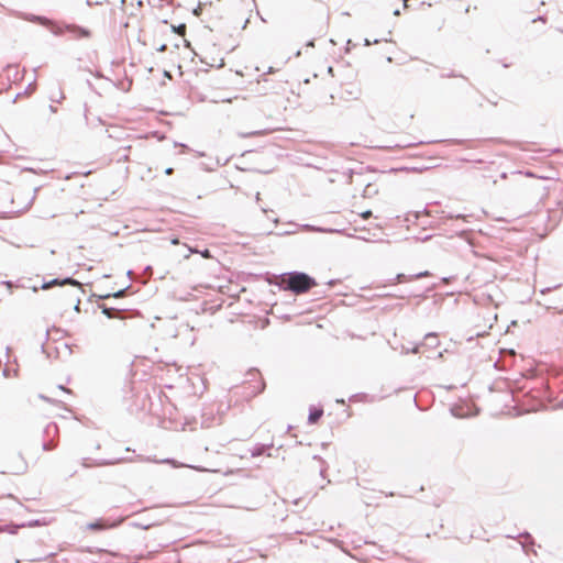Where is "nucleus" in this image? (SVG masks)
Here are the masks:
<instances>
[{
  "label": "nucleus",
  "mask_w": 563,
  "mask_h": 563,
  "mask_svg": "<svg viewBox=\"0 0 563 563\" xmlns=\"http://www.w3.org/2000/svg\"><path fill=\"white\" fill-rule=\"evenodd\" d=\"M66 30L71 32L77 37H89L90 36L89 30L84 29L78 25L68 24V25H66Z\"/></svg>",
  "instance_id": "7ed1b4c3"
},
{
  "label": "nucleus",
  "mask_w": 563,
  "mask_h": 563,
  "mask_svg": "<svg viewBox=\"0 0 563 563\" xmlns=\"http://www.w3.org/2000/svg\"><path fill=\"white\" fill-rule=\"evenodd\" d=\"M151 269H152L151 266H146L145 267V273L151 272Z\"/></svg>",
  "instance_id": "7c9ffc66"
},
{
  "label": "nucleus",
  "mask_w": 563,
  "mask_h": 563,
  "mask_svg": "<svg viewBox=\"0 0 563 563\" xmlns=\"http://www.w3.org/2000/svg\"><path fill=\"white\" fill-rule=\"evenodd\" d=\"M200 254L202 255V257L205 258H209L211 257V254H210V251L208 249L203 250L202 252H200Z\"/></svg>",
  "instance_id": "dca6fc26"
},
{
  "label": "nucleus",
  "mask_w": 563,
  "mask_h": 563,
  "mask_svg": "<svg viewBox=\"0 0 563 563\" xmlns=\"http://www.w3.org/2000/svg\"><path fill=\"white\" fill-rule=\"evenodd\" d=\"M102 313L106 314L108 318H114L118 310L115 308H109L107 306H100Z\"/></svg>",
  "instance_id": "1a4fd4ad"
},
{
  "label": "nucleus",
  "mask_w": 563,
  "mask_h": 563,
  "mask_svg": "<svg viewBox=\"0 0 563 563\" xmlns=\"http://www.w3.org/2000/svg\"><path fill=\"white\" fill-rule=\"evenodd\" d=\"M55 285H73V286H80L79 282L71 277H66L64 279L54 278L47 283H44L42 288L47 289Z\"/></svg>",
  "instance_id": "f03ea898"
},
{
  "label": "nucleus",
  "mask_w": 563,
  "mask_h": 563,
  "mask_svg": "<svg viewBox=\"0 0 563 563\" xmlns=\"http://www.w3.org/2000/svg\"><path fill=\"white\" fill-rule=\"evenodd\" d=\"M58 389H60V390H63V391H65V393H70V390H69V389L65 388V387H64V386H62V385H59V386H58Z\"/></svg>",
  "instance_id": "5701e85b"
},
{
  "label": "nucleus",
  "mask_w": 563,
  "mask_h": 563,
  "mask_svg": "<svg viewBox=\"0 0 563 563\" xmlns=\"http://www.w3.org/2000/svg\"><path fill=\"white\" fill-rule=\"evenodd\" d=\"M123 461H124V459L104 460V461H102L99 464L100 465H113V464H117V463H120V462H123Z\"/></svg>",
  "instance_id": "f8f14e48"
},
{
  "label": "nucleus",
  "mask_w": 563,
  "mask_h": 563,
  "mask_svg": "<svg viewBox=\"0 0 563 563\" xmlns=\"http://www.w3.org/2000/svg\"><path fill=\"white\" fill-rule=\"evenodd\" d=\"M394 14H395V15H399V14H400V11L397 9V10H395V11H394Z\"/></svg>",
  "instance_id": "c756f323"
},
{
  "label": "nucleus",
  "mask_w": 563,
  "mask_h": 563,
  "mask_svg": "<svg viewBox=\"0 0 563 563\" xmlns=\"http://www.w3.org/2000/svg\"><path fill=\"white\" fill-rule=\"evenodd\" d=\"M322 415H323L322 408H316V407L310 408L309 416H308V422L311 424L316 423L322 417Z\"/></svg>",
  "instance_id": "20e7f679"
},
{
  "label": "nucleus",
  "mask_w": 563,
  "mask_h": 563,
  "mask_svg": "<svg viewBox=\"0 0 563 563\" xmlns=\"http://www.w3.org/2000/svg\"><path fill=\"white\" fill-rule=\"evenodd\" d=\"M451 76H454V75L453 74L441 75V77H451Z\"/></svg>",
  "instance_id": "cd10ccee"
},
{
  "label": "nucleus",
  "mask_w": 563,
  "mask_h": 563,
  "mask_svg": "<svg viewBox=\"0 0 563 563\" xmlns=\"http://www.w3.org/2000/svg\"><path fill=\"white\" fill-rule=\"evenodd\" d=\"M166 48H167L166 44H162L159 47H157V51L164 52V51H166Z\"/></svg>",
  "instance_id": "aec40b11"
},
{
  "label": "nucleus",
  "mask_w": 563,
  "mask_h": 563,
  "mask_svg": "<svg viewBox=\"0 0 563 563\" xmlns=\"http://www.w3.org/2000/svg\"><path fill=\"white\" fill-rule=\"evenodd\" d=\"M49 110H51L52 112H56V108H55L54 106H49Z\"/></svg>",
  "instance_id": "bb28decb"
},
{
  "label": "nucleus",
  "mask_w": 563,
  "mask_h": 563,
  "mask_svg": "<svg viewBox=\"0 0 563 563\" xmlns=\"http://www.w3.org/2000/svg\"><path fill=\"white\" fill-rule=\"evenodd\" d=\"M25 20L30 21V22H37L42 25H48L51 24V21L45 18V16H41V15H34V14H27L24 16Z\"/></svg>",
  "instance_id": "423d86ee"
},
{
  "label": "nucleus",
  "mask_w": 563,
  "mask_h": 563,
  "mask_svg": "<svg viewBox=\"0 0 563 563\" xmlns=\"http://www.w3.org/2000/svg\"><path fill=\"white\" fill-rule=\"evenodd\" d=\"M79 305H80V302L78 301V303L75 306L76 310H79Z\"/></svg>",
  "instance_id": "72a5a7b5"
},
{
  "label": "nucleus",
  "mask_w": 563,
  "mask_h": 563,
  "mask_svg": "<svg viewBox=\"0 0 563 563\" xmlns=\"http://www.w3.org/2000/svg\"><path fill=\"white\" fill-rule=\"evenodd\" d=\"M202 426L206 427V428H209L211 427V423L207 422L206 420L202 421Z\"/></svg>",
  "instance_id": "393cba45"
},
{
  "label": "nucleus",
  "mask_w": 563,
  "mask_h": 563,
  "mask_svg": "<svg viewBox=\"0 0 563 563\" xmlns=\"http://www.w3.org/2000/svg\"><path fill=\"white\" fill-rule=\"evenodd\" d=\"M173 30H174V32L183 35V34H185L186 25L185 24H179L177 26H173Z\"/></svg>",
  "instance_id": "4468645a"
},
{
  "label": "nucleus",
  "mask_w": 563,
  "mask_h": 563,
  "mask_svg": "<svg viewBox=\"0 0 563 563\" xmlns=\"http://www.w3.org/2000/svg\"><path fill=\"white\" fill-rule=\"evenodd\" d=\"M429 273L426 271V272H421V273H418L417 275H415L413 277L415 278H421L423 276H427Z\"/></svg>",
  "instance_id": "6ab92c4d"
},
{
  "label": "nucleus",
  "mask_w": 563,
  "mask_h": 563,
  "mask_svg": "<svg viewBox=\"0 0 563 563\" xmlns=\"http://www.w3.org/2000/svg\"><path fill=\"white\" fill-rule=\"evenodd\" d=\"M307 229H310L312 231H317V232H339V230H332V229H320V228H313V227H310V225H306Z\"/></svg>",
  "instance_id": "ddd939ff"
},
{
  "label": "nucleus",
  "mask_w": 563,
  "mask_h": 563,
  "mask_svg": "<svg viewBox=\"0 0 563 563\" xmlns=\"http://www.w3.org/2000/svg\"><path fill=\"white\" fill-rule=\"evenodd\" d=\"M43 449H44V450H49V449H51V446H49V444L44 443V444H43Z\"/></svg>",
  "instance_id": "a878e982"
},
{
  "label": "nucleus",
  "mask_w": 563,
  "mask_h": 563,
  "mask_svg": "<svg viewBox=\"0 0 563 563\" xmlns=\"http://www.w3.org/2000/svg\"><path fill=\"white\" fill-rule=\"evenodd\" d=\"M165 174H166V175H172V174H173V168H172V167H167V168L165 169Z\"/></svg>",
  "instance_id": "412c9836"
},
{
  "label": "nucleus",
  "mask_w": 563,
  "mask_h": 563,
  "mask_svg": "<svg viewBox=\"0 0 563 563\" xmlns=\"http://www.w3.org/2000/svg\"><path fill=\"white\" fill-rule=\"evenodd\" d=\"M4 532V529L2 528V525H0V533Z\"/></svg>",
  "instance_id": "f704fd0d"
},
{
  "label": "nucleus",
  "mask_w": 563,
  "mask_h": 563,
  "mask_svg": "<svg viewBox=\"0 0 563 563\" xmlns=\"http://www.w3.org/2000/svg\"><path fill=\"white\" fill-rule=\"evenodd\" d=\"M532 21H533V22H536V21H543V22H544V21H545V19H544L543 16H541V15H540V16H538V18H536V19H533Z\"/></svg>",
  "instance_id": "b1692460"
},
{
  "label": "nucleus",
  "mask_w": 563,
  "mask_h": 563,
  "mask_svg": "<svg viewBox=\"0 0 563 563\" xmlns=\"http://www.w3.org/2000/svg\"><path fill=\"white\" fill-rule=\"evenodd\" d=\"M103 528H104V525L100 520L88 525V529H91V530H102Z\"/></svg>",
  "instance_id": "9b49d317"
},
{
  "label": "nucleus",
  "mask_w": 563,
  "mask_h": 563,
  "mask_svg": "<svg viewBox=\"0 0 563 563\" xmlns=\"http://www.w3.org/2000/svg\"><path fill=\"white\" fill-rule=\"evenodd\" d=\"M398 283L406 280V276L404 274H398L395 278Z\"/></svg>",
  "instance_id": "a211bd4d"
},
{
  "label": "nucleus",
  "mask_w": 563,
  "mask_h": 563,
  "mask_svg": "<svg viewBox=\"0 0 563 563\" xmlns=\"http://www.w3.org/2000/svg\"><path fill=\"white\" fill-rule=\"evenodd\" d=\"M365 45H366V46L371 45L369 40H367V38L365 40Z\"/></svg>",
  "instance_id": "2f4dec72"
},
{
  "label": "nucleus",
  "mask_w": 563,
  "mask_h": 563,
  "mask_svg": "<svg viewBox=\"0 0 563 563\" xmlns=\"http://www.w3.org/2000/svg\"><path fill=\"white\" fill-rule=\"evenodd\" d=\"M24 527V525H3L2 528L4 529V532H8L10 534H15L18 532V529Z\"/></svg>",
  "instance_id": "6e6552de"
},
{
  "label": "nucleus",
  "mask_w": 563,
  "mask_h": 563,
  "mask_svg": "<svg viewBox=\"0 0 563 563\" xmlns=\"http://www.w3.org/2000/svg\"><path fill=\"white\" fill-rule=\"evenodd\" d=\"M272 446H273V444H261V443H257V444H255V445L250 450V452H251V455H252L253 457H255V456H260V455L264 454V453H265V451H266L267 449L272 448Z\"/></svg>",
  "instance_id": "39448f33"
},
{
  "label": "nucleus",
  "mask_w": 563,
  "mask_h": 563,
  "mask_svg": "<svg viewBox=\"0 0 563 563\" xmlns=\"http://www.w3.org/2000/svg\"><path fill=\"white\" fill-rule=\"evenodd\" d=\"M172 243H173V244H177V243H178V240H177V239H174V240L172 241Z\"/></svg>",
  "instance_id": "473e14b6"
},
{
  "label": "nucleus",
  "mask_w": 563,
  "mask_h": 563,
  "mask_svg": "<svg viewBox=\"0 0 563 563\" xmlns=\"http://www.w3.org/2000/svg\"><path fill=\"white\" fill-rule=\"evenodd\" d=\"M420 345H416L410 352L412 353H419Z\"/></svg>",
  "instance_id": "4be33fe9"
},
{
  "label": "nucleus",
  "mask_w": 563,
  "mask_h": 563,
  "mask_svg": "<svg viewBox=\"0 0 563 563\" xmlns=\"http://www.w3.org/2000/svg\"><path fill=\"white\" fill-rule=\"evenodd\" d=\"M128 288H123V289H120L113 294H108V295H104L102 296L101 298H110V297H114V298H121L124 296L125 291H126Z\"/></svg>",
  "instance_id": "9d476101"
},
{
  "label": "nucleus",
  "mask_w": 563,
  "mask_h": 563,
  "mask_svg": "<svg viewBox=\"0 0 563 563\" xmlns=\"http://www.w3.org/2000/svg\"><path fill=\"white\" fill-rule=\"evenodd\" d=\"M560 286H561V285L559 284V285H555V286H553V287L544 288V289H542V290H541V294H547V292L551 291L552 289H556V288H559Z\"/></svg>",
  "instance_id": "2eb2a0df"
},
{
  "label": "nucleus",
  "mask_w": 563,
  "mask_h": 563,
  "mask_svg": "<svg viewBox=\"0 0 563 563\" xmlns=\"http://www.w3.org/2000/svg\"><path fill=\"white\" fill-rule=\"evenodd\" d=\"M407 1H408V0H404V5H405V7L407 5Z\"/></svg>",
  "instance_id": "c9c22d12"
},
{
  "label": "nucleus",
  "mask_w": 563,
  "mask_h": 563,
  "mask_svg": "<svg viewBox=\"0 0 563 563\" xmlns=\"http://www.w3.org/2000/svg\"><path fill=\"white\" fill-rule=\"evenodd\" d=\"M424 340L427 342L426 344H428L431 347H437L439 345L438 336L433 332L426 334Z\"/></svg>",
  "instance_id": "0eeeda50"
},
{
  "label": "nucleus",
  "mask_w": 563,
  "mask_h": 563,
  "mask_svg": "<svg viewBox=\"0 0 563 563\" xmlns=\"http://www.w3.org/2000/svg\"><path fill=\"white\" fill-rule=\"evenodd\" d=\"M317 283L313 277L302 272H289L280 276V287L295 294H305Z\"/></svg>",
  "instance_id": "f257e3e1"
},
{
  "label": "nucleus",
  "mask_w": 563,
  "mask_h": 563,
  "mask_svg": "<svg viewBox=\"0 0 563 563\" xmlns=\"http://www.w3.org/2000/svg\"><path fill=\"white\" fill-rule=\"evenodd\" d=\"M121 159L125 162V161L129 159V156L128 155H123V157Z\"/></svg>",
  "instance_id": "c85d7f7f"
},
{
  "label": "nucleus",
  "mask_w": 563,
  "mask_h": 563,
  "mask_svg": "<svg viewBox=\"0 0 563 563\" xmlns=\"http://www.w3.org/2000/svg\"><path fill=\"white\" fill-rule=\"evenodd\" d=\"M371 216H372V211L371 210H367V211H364V212L361 213V217L363 219H368Z\"/></svg>",
  "instance_id": "f3484780"
}]
</instances>
